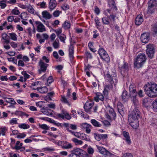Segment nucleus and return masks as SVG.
<instances>
[{
    "mask_svg": "<svg viewBox=\"0 0 157 157\" xmlns=\"http://www.w3.org/2000/svg\"><path fill=\"white\" fill-rule=\"evenodd\" d=\"M128 64L127 63H124L120 69V72L123 76H126L128 75Z\"/></svg>",
    "mask_w": 157,
    "mask_h": 157,
    "instance_id": "obj_11",
    "label": "nucleus"
},
{
    "mask_svg": "<svg viewBox=\"0 0 157 157\" xmlns=\"http://www.w3.org/2000/svg\"><path fill=\"white\" fill-rule=\"evenodd\" d=\"M41 111L42 113H43L44 114L48 115L49 114V113L48 111L44 107L41 109Z\"/></svg>",
    "mask_w": 157,
    "mask_h": 157,
    "instance_id": "obj_53",
    "label": "nucleus"
},
{
    "mask_svg": "<svg viewBox=\"0 0 157 157\" xmlns=\"http://www.w3.org/2000/svg\"><path fill=\"white\" fill-rule=\"evenodd\" d=\"M96 97H94V100L98 102L99 101V100L103 101L104 99V97L102 94L100 93H97L96 94Z\"/></svg>",
    "mask_w": 157,
    "mask_h": 157,
    "instance_id": "obj_18",
    "label": "nucleus"
},
{
    "mask_svg": "<svg viewBox=\"0 0 157 157\" xmlns=\"http://www.w3.org/2000/svg\"><path fill=\"white\" fill-rule=\"evenodd\" d=\"M109 18L110 20L111 19L112 20H116L117 19H118V18L116 15V14L114 15L112 14L110 15Z\"/></svg>",
    "mask_w": 157,
    "mask_h": 157,
    "instance_id": "obj_60",
    "label": "nucleus"
},
{
    "mask_svg": "<svg viewBox=\"0 0 157 157\" xmlns=\"http://www.w3.org/2000/svg\"><path fill=\"white\" fill-rule=\"evenodd\" d=\"M69 56L71 60L74 57V46L72 44H71L69 48Z\"/></svg>",
    "mask_w": 157,
    "mask_h": 157,
    "instance_id": "obj_25",
    "label": "nucleus"
},
{
    "mask_svg": "<svg viewBox=\"0 0 157 157\" xmlns=\"http://www.w3.org/2000/svg\"><path fill=\"white\" fill-rule=\"evenodd\" d=\"M98 54L101 58L106 62L110 61V58L106 52L103 48H101L98 50Z\"/></svg>",
    "mask_w": 157,
    "mask_h": 157,
    "instance_id": "obj_6",
    "label": "nucleus"
},
{
    "mask_svg": "<svg viewBox=\"0 0 157 157\" xmlns=\"http://www.w3.org/2000/svg\"><path fill=\"white\" fill-rule=\"evenodd\" d=\"M50 122L51 123H53L55 125H56L57 126H59L60 125H61L60 123L54 121V120L51 119H50Z\"/></svg>",
    "mask_w": 157,
    "mask_h": 157,
    "instance_id": "obj_57",
    "label": "nucleus"
},
{
    "mask_svg": "<svg viewBox=\"0 0 157 157\" xmlns=\"http://www.w3.org/2000/svg\"><path fill=\"white\" fill-rule=\"evenodd\" d=\"M117 107L119 113L121 115L123 116L124 114V106L120 102H118Z\"/></svg>",
    "mask_w": 157,
    "mask_h": 157,
    "instance_id": "obj_17",
    "label": "nucleus"
},
{
    "mask_svg": "<svg viewBox=\"0 0 157 157\" xmlns=\"http://www.w3.org/2000/svg\"><path fill=\"white\" fill-rule=\"evenodd\" d=\"M33 89L34 90H36V89ZM36 90L41 94L47 93L48 91V89L46 86L38 87L36 88Z\"/></svg>",
    "mask_w": 157,
    "mask_h": 157,
    "instance_id": "obj_20",
    "label": "nucleus"
},
{
    "mask_svg": "<svg viewBox=\"0 0 157 157\" xmlns=\"http://www.w3.org/2000/svg\"><path fill=\"white\" fill-rule=\"evenodd\" d=\"M27 10L29 13L34 14V13L35 10L33 7L30 5H29V6H27Z\"/></svg>",
    "mask_w": 157,
    "mask_h": 157,
    "instance_id": "obj_42",
    "label": "nucleus"
},
{
    "mask_svg": "<svg viewBox=\"0 0 157 157\" xmlns=\"http://www.w3.org/2000/svg\"><path fill=\"white\" fill-rule=\"evenodd\" d=\"M58 37L59 38L60 40L64 43H65V40L66 39V36L63 34H61Z\"/></svg>",
    "mask_w": 157,
    "mask_h": 157,
    "instance_id": "obj_41",
    "label": "nucleus"
},
{
    "mask_svg": "<svg viewBox=\"0 0 157 157\" xmlns=\"http://www.w3.org/2000/svg\"><path fill=\"white\" fill-rule=\"evenodd\" d=\"M36 24H38L37 27V31L39 32H42L45 31L44 25L39 21L36 22Z\"/></svg>",
    "mask_w": 157,
    "mask_h": 157,
    "instance_id": "obj_16",
    "label": "nucleus"
},
{
    "mask_svg": "<svg viewBox=\"0 0 157 157\" xmlns=\"http://www.w3.org/2000/svg\"><path fill=\"white\" fill-rule=\"evenodd\" d=\"M8 34L9 37H10L11 39L14 41L17 40V36L15 33H9Z\"/></svg>",
    "mask_w": 157,
    "mask_h": 157,
    "instance_id": "obj_37",
    "label": "nucleus"
},
{
    "mask_svg": "<svg viewBox=\"0 0 157 157\" xmlns=\"http://www.w3.org/2000/svg\"><path fill=\"white\" fill-rule=\"evenodd\" d=\"M0 6L2 9L6 7V4L4 1H0Z\"/></svg>",
    "mask_w": 157,
    "mask_h": 157,
    "instance_id": "obj_54",
    "label": "nucleus"
},
{
    "mask_svg": "<svg viewBox=\"0 0 157 157\" xmlns=\"http://www.w3.org/2000/svg\"><path fill=\"white\" fill-rule=\"evenodd\" d=\"M10 39L9 36L6 33H3L2 34V40H3Z\"/></svg>",
    "mask_w": 157,
    "mask_h": 157,
    "instance_id": "obj_47",
    "label": "nucleus"
},
{
    "mask_svg": "<svg viewBox=\"0 0 157 157\" xmlns=\"http://www.w3.org/2000/svg\"><path fill=\"white\" fill-rule=\"evenodd\" d=\"M94 102L92 101H87L85 103L84 106L86 112L90 113L92 112V108L94 105Z\"/></svg>",
    "mask_w": 157,
    "mask_h": 157,
    "instance_id": "obj_8",
    "label": "nucleus"
},
{
    "mask_svg": "<svg viewBox=\"0 0 157 157\" xmlns=\"http://www.w3.org/2000/svg\"><path fill=\"white\" fill-rule=\"evenodd\" d=\"M43 150L45 152H51L55 151V149L52 147H47L43 148Z\"/></svg>",
    "mask_w": 157,
    "mask_h": 157,
    "instance_id": "obj_40",
    "label": "nucleus"
},
{
    "mask_svg": "<svg viewBox=\"0 0 157 157\" xmlns=\"http://www.w3.org/2000/svg\"><path fill=\"white\" fill-rule=\"evenodd\" d=\"M151 31L153 34H156L157 33V23H155L152 25Z\"/></svg>",
    "mask_w": 157,
    "mask_h": 157,
    "instance_id": "obj_34",
    "label": "nucleus"
},
{
    "mask_svg": "<svg viewBox=\"0 0 157 157\" xmlns=\"http://www.w3.org/2000/svg\"><path fill=\"white\" fill-rule=\"evenodd\" d=\"M22 74L25 77V81H26V79H25L26 78H29L30 75L26 73V71H23L22 72Z\"/></svg>",
    "mask_w": 157,
    "mask_h": 157,
    "instance_id": "obj_56",
    "label": "nucleus"
},
{
    "mask_svg": "<svg viewBox=\"0 0 157 157\" xmlns=\"http://www.w3.org/2000/svg\"><path fill=\"white\" fill-rule=\"evenodd\" d=\"M72 151L78 157H80L81 153L83 152V150L79 148H74Z\"/></svg>",
    "mask_w": 157,
    "mask_h": 157,
    "instance_id": "obj_28",
    "label": "nucleus"
},
{
    "mask_svg": "<svg viewBox=\"0 0 157 157\" xmlns=\"http://www.w3.org/2000/svg\"><path fill=\"white\" fill-rule=\"evenodd\" d=\"M108 1L109 6L110 8L117 11V9L116 6L114 1L113 0H108Z\"/></svg>",
    "mask_w": 157,
    "mask_h": 157,
    "instance_id": "obj_19",
    "label": "nucleus"
},
{
    "mask_svg": "<svg viewBox=\"0 0 157 157\" xmlns=\"http://www.w3.org/2000/svg\"><path fill=\"white\" fill-rule=\"evenodd\" d=\"M79 139L84 140L87 141H89L90 140V138L88 136L83 133H81Z\"/></svg>",
    "mask_w": 157,
    "mask_h": 157,
    "instance_id": "obj_30",
    "label": "nucleus"
},
{
    "mask_svg": "<svg viewBox=\"0 0 157 157\" xmlns=\"http://www.w3.org/2000/svg\"><path fill=\"white\" fill-rule=\"evenodd\" d=\"M80 156L82 157H91L86 152L83 150V152L81 153Z\"/></svg>",
    "mask_w": 157,
    "mask_h": 157,
    "instance_id": "obj_51",
    "label": "nucleus"
},
{
    "mask_svg": "<svg viewBox=\"0 0 157 157\" xmlns=\"http://www.w3.org/2000/svg\"><path fill=\"white\" fill-rule=\"evenodd\" d=\"M87 152L89 154H92L94 152V149L91 147H89L87 149Z\"/></svg>",
    "mask_w": 157,
    "mask_h": 157,
    "instance_id": "obj_63",
    "label": "nucleus"
},
{
    "mask_svg": "<svg viewBox=\"0 0 157 157\" xmlns=\"http://www.w3.org/2000/svg\"><path fill=\"white\" fill-rule=\"evenodd\" d=\"M52 45L55 49L58 48L60 46L59 40H56L52 44Z\"/></svg>",
    "mask_w": 157,
    "mask_h": 157,
    "instance_id": "obj_38",
    "label": "nucleus"
},
{
    "mask_svg": "<svg viewBox=\"0 0 157 157\" xmlns=\"http://www.w3.org/2000/svg\"><path fill=\"white\" fill-rule=\"evenodd\" d=\"M56 116L59 118L64 119L65 118L67 120H69L71 118L69 113L64 110L62 109L60 113H58Z\"/></svg>",
    "mask_w": 157,
    "mask_h": 157,
    "instance_id": "obj_10",
    "label": "nucleus"
},
{
    "mask_svg": "<svg viewBox=\"0 0 157 157\" xmlns=\"http://www.w3.org/2000/svg\"><path fill=\"white\" fill-rule=\"evenodd\" d=\"M146 48V51L148 57L152 58L153 56L155 51L154 45L153 44H149L147 46Z\"/></svg>",
    "mask_w": 157,
    "mask_h": 157,
    "instance_id": "obj_7",
    "label": "nucleus"
},
{
    "mask_svg": "<svg viewBox=\"0 0 157 157\" xmlns=\"http://www.w3.org/2000/svg\"><path fill=\"white\" fill-rule=\"evenodd\" d=\"M0 130H1V133L2 136L5 135L6 131L7 130V128L6 127L0 128Z\"/></svg>",
    "mask_w": 157,
    "mask_h": 157,
    "instance_id": "obj_49",
    "label": "nucleus"
},
{
    "mask_svg": "<svg viewBox=\"0 0 157 157\" xmlns=\"http://www.w3.org/2000/svg\"><path fill=\"white\" fill-rule=\"evenodd\" d=\"M63 27L65 29H69L71 27V23L68 21H65L63 25Z\"/></svg>",
    "mask_w": 157,
    "mask_h": 157,
    "instance_id": "obj_35",
    "label": "nucleus"
},
{
    "mask_svg": "<svg viewBox=\"0 0 157 157\" xmlns=\"http://www.w3.org/2000/svg\"><path fill=\"white\" fill-rule=\"evenodd\" d=\"M105 78L109 81L110 85H112L113 83V77L110 75L109 71H108L106 75H105Z\"/></svg>",
    "mask_w": 157,
    "mask_h": 157,
    "instance_id": "obj_23",
    "label": "nucleus"
},
{
    "mask_svg": "<svg viewBox=\"0 0 157 157\" xmlns=\"http://www.w3.org/2000/svg\"><path fill=\"white\" fill-rule=\"evenodd\" d=\"M53 81V78L52 76H49L47 79V82L49 84H50L51 83H52Z\"/></svg>",
    "mask_w": 157,
    "mask_h": 157,
    "instance_id": "obj_59",
    "label": "nucleus"
},
{
    "mask_svg": "<svg viewBox=\"0 0 157 157\" xmlns=\"http://www.w3.org/2000/svg\"><path fill=\"white\" fill-rule=\"evenodd\" d=\"M144 89L146 93L150 98H155L157 96V85L156 84H150L148 83L145 85Z\"/></svg>",
    "mask_w": 157,
    "mask_h": 157,
    "instance_id": "obj_2",
    "label": "nucleus"
},
{
    "mask_svg": "<svg viewBox=\"0 0 157 157\" xmlns=\"http://www.w3.org/2000/svg\"><path fill=\"white\" fill-rule=\"evenodd\" d=\"M68 98H66L64 96L61 95L60 101L63 103L69 105H70V104L67 99Z\"/></svg>",
    "mask_w": 157,
    "mask_h": 157,
    "instance_id": "obj_29",
    "label": "nucleus"
},
{
    "mask_svg": "<svg viewBox=\"0 0 157 157\" xmlns=\"http://www.w3.org/2000/svg\"><path fill=\"white\" fill-rule=\"evenodd\" d=\"M152 109L155 112H157V99L155 100L152 103Z\"/></svg>",
    "mask_w": 157,
    "mask_h": 157,
    "instance_id": "obj_36",
    "label": "nucleus"
},
{
    "mask_svg": "<svg viewBox=\"0 0 157 157\" xmlns=\"http://www.w3.org/2000/svg\"><path fill=\"white\" fill-rule=\"evenodd\" d=\"M62 9L65 11L69 9V6L68 5H64L61 7Z\"/></svg>",
    "mask_w": 157,
    "mask_h": 157,
    "instance_id": "obj_62",
    "label": "nucleus"
},
{
    "mask_svg": "<svg viewBox=\"0 0 157 157\" xmlns=\"http://www.w3.org/2000/svg\"><path fill=\"white\" fill-rule=\"evenodd\" d=\"M94 136L95 139L98 141L100 140L101 139V134L97 133H94Z\"/></svg>",
    "mask_w": 157,
    "mask_h": 157,
    "instance_id": "obj_50",
    "label": "nucleus"
},
{
    "mask_svg": "<svg viewBox=\"0 0 157 157\" xmlns=\"http://www.w3.org/2000/svg\"><path fill=\"white\" fill-rule=\"evenodd\" d=\"M27 17V14L26 13H22L20 15V17L22 20H26V18Z\"/></svg>",
    "mask_w": 157,
    "mask_h": 157,
    "instance_id": "obj_48",
    "label": "nucleus"
},
{
    "mask_svg": "<svg viewBox=\"0 0 157 157\" xmlns=\"http://www.w3.org/2000/svg\"><path fill=\"white\" fill-rule=\"evenodd\" d=\"M71 154L68 155V157H78V156H77L72 150L71 151Z\"/></svg>",
    "mask_w": 157,
    "mask_h": 157,
    "instance_id": "obj_64",
    "label": "nucleus"
},
{
    "mask_svg": "<svg viewBox=\"0 0 157 157\" xmlns=\"http://www.w3.org/2000/svg\"><path fill=\"white\" fill-rule=\"evenodd\" d=\"M141 40L142 42L146 44L149 41L150 39V34L148 33H145L141 35Z\"/></svg>",
    "mask_w": 157,
    "mask_h": 157,
    "instance_id": "obj_12",
    "label": "nucleus"
},
{
    "mask_svg": "<svg viewBox=\"0 0 157 157\" xmlns=\"http://www.w3.org/2000/svg\"><path fill=\"white\" fill-rule=\"evenodd\" d=\"M132 100L133 103L135 105H139V102L138 100L136 99V97L132 98Z\"/></svg>",
    "mask_w": 157,
    "mask_h": 157,
    "instance_id": "obj_52",
    "label": "nucleus"
},
{
    "mask_svg": "<svg viewBox=\"0 0 157 157\" xmlns=\"http://www.w3.org/2000/svg\"><path fill=\"white\" fill-rule=\"evenodd\" d=\"M72 140L76 145H81L83 143V142L82 141L78 140L76 138H73Z\"/></svg>",
    "mask_w": 157,
    "mask_h": 157,
    "instance_id": "obj_32",
    "label": "nucleus"
},
{
    "mask_svg": "<svg viewBox=\"0 0 157 157\" xmlns=\"http://www.w3.org/2000/svg\"><path fill=\"white\" fill-rule=\"evenodd\" d=\"M122 99L124 101H126L129 98V95L128 92L125 90H124L122 92L121 95Z\"/></svg>",
    "mask_w": 157,
    "mask_h": 157,
    "instance_id": "obj_24",
    "label": "nucleus"
},
{
    "mask_svg": "<svg viewBox=\"0 0 157 157\" xmlns=\"http://www.w3.org/2000/svg\"><path fill=\"white\" fill-rule=\"evenodd\" d=\"M113 88V86L112 85H107L105 86L103 92L104 95H107L109 90L110 89H112Z\"/></svg>",
    "mask_w": 157,
    "mask_h": 157,
    "instance_id": "obj_26",
    "label": "nucleus"
},
{
    "mask_svg": "<svg viewBox=\"0 0 157 157\" xmlns=\"http://www.w3.org/2000/svg\"><path fill=\"white\" fill-rule=\"evenodd\" d=\"M122 134L124 137V140H125L126 142L128 144H130L131 143V141L129 136V134L126 131H123Z\"/></svg>",
    "mask_w": 157,
    "mask_h": 157,
    "instance_id": "obj_15",
    "label": "nucleus"
},
{
    "mask_svg": "<svg viewBox=\"0 0 157 157\" xmlns=\"http://www.w3.org/2000/svg\"><path fill=\"white\" fill-rule=\"evenodd\" d=\"M146 56L144 54L140 53L135 59V67L137 68L141 67L146 62Z\"/></svg>",
    "mask_w": 157,
    "mask_h": 157,
    "instance_id": "obj_3",
    "label": "nucleus"
},
{
    "mask_svg": "<svg viewBox=\"0 0 157 157\" xmlns=\"http://www.w3.org/2000/svg\"><path fill=\"white\" fill-rule=\"evenodd\" d=\"M47 106L49 108L55 109V108L56 105L55 104L51 103L48 104Z\"/></svg>",
    "mask_w": 157,
    "mask_h": 157,
    "instance_id": "obj_61",
    "label": "nucleus"
},
{
    "mask_svg": "<svg viewBox=\"0 0 157 157\" xmlns=\"http://www.w3.org/2000/svg\"><path fill=\"white\" fill-rule=\"evenodd\" d=\"M147 13L148 15L154 13L156 10L157 1L156 0H150L148 2Z\"/></svg>",
    "mask_w": 157,
    "mask_h": 157,
    "instance_id": "obj_4",
    "label": "nucleus"
},
{
    "mask_svg": "<svg viewBox=\"0 0 157 157\" xmlns=\"http://www.w3.org/2000/svg\"><path fill=\"white\" fill-rule=\"evenodd\" d=\"M18 127L19 128H21L26 129L29 128L30 127V126L28 124L24 123L19 124L18 125Z\"/></svg>",
    "mask_w": 157,
    "mask_h": 157,
    "instance_id": "obj_39",
    "label": "nucleus"
},
{
    "mask_svg": "<svg viewBox=\"0 0 157 157\" xmlns=\"http://www.w3.org/2000/svg\"><path fill=\"white\" fill-rule=\"evenodd\" d=\"M94 8V11L95 13L97 15H98L100 13V12L99 9L96 6H95Z\"/></svg>",
    "mask_w": 157,
    "mask_h": 157,
    "instance_id": "obj_58",
    "label": "nucleus"
},
{
    "mask_svg": "<svg viewBox=\"0 0 157 157\" xmlns=\"http://www.w3.org/2000/svg\"><path fill=\"white\" fill-rule=\"evenodd\" d=\"M39 66L40 67V69L38 70V73L39 74H40L42 72L44 73L46 72L48 64L45 63L41 60L39 62Z\"/></svg>",
    "mask_w": 157,
    "mask_h": 157,
    "instance_id": "obj_9",
    "label": "nucleus"
},
{
    "mask_svg": "<svg viewBox=\"0 0 157 157\" xmlns=\"http://www.w3.org/2000/svg\"><path fill=\"white\" fill-rule=\"evenodd\" d=\"M4 99L5 101L7 103H11L12 104H15L16 103L13 98H5Z\"/></svg>",
    "mask_w": 157,
    "mask_h": 157,
    "instance_id": "obj_33",
    "label": "nucleus"
},
{
    "mask_svg": "<svg viewBox=\"0 0 157 157\" xmlns=\"http://www.w3.org/2000/svg\"><path fill=\"white\" fill-rule=\"evenodd\" d=\"M40 127L42 129L48 130L49 129V127H48L47 125L46 124H42L40 125Z\"/></svg>",
    "mask_w": 157,
    "mask_h": 157,
    "instance_id": "obj_55",
    "label": "nucleus"
},
{
    "mask_svg": "<svg viewBox=\"0 0 157 157\" xmlns=\"http://www.w3.org/2000/svg\"><path fill=\"white\" fill-rule=\"evenodd\" d=\"M13 149L17 150L21 149V151H23L25 150V148L24 147H21L20 145H15L14 147H13Z\"/></svg>",
    "mask_w": 157,
    "mask_h": 157,
    "instance_id": "obj_45",
    "label": "nucleus"
},
{
    "mask_svg": "<svg viewBox=\"0 0 157 157\" xmlns=\"http://www.w3.org/2000/svg\"><path fill=\"white\" fill-rule=\"evenodd\" d=\"M62 148L63 149H71L73 147L72 144L67 141L63 142V144L62 145Z\"/></svg>",
    "mask_w": 157,
    "mask_h": 157,
    "instance_id": "obj_21",
    "label": "nucleus"
},
{
    "mask_svg": "<svg viewBox=\"0 0 157 157\" xmlns=\"http://www.w3.org/2000/svg\"><path fill=\"white\" fill-rule=\"evenodd\" d=\"M69 132H71L72 134L74 135L75 136L80 138L81 133L79 132H78L72 131H69Z\"/></svg>",
    "mask_w": 157,
    "mask_h": 157,
    "instance_id": "obj_44",
    "label": "nucleus"
},
{
    "mask_svg": "<svg viewBox=\"0 0 157 157\" xmlns=\"http://www.w3.org/2000/svg\"><path fill=\"white\" fill-rule=\"evenodd\" d=\"M130 96L132 98H133L136 97L137 94V92L136 91V90L135 91H130Z\"/></svg>",
    "mask_w": 157,
    "mask_h": 157,
    "instance_id": "obj_43",
    "label": "nucleus"
},
{
    "mask_svg": "<svg viewBox=\"0 0 157 157\" xmlns=\"http://www.w3.org/2000/svg\"><path fill=\"white\" fill-rule=\"evenodd\" d=\"M98 149L99 152L103 155H106L107 153V150L104 148L101 147H98Z\"/></svg>",
    "mask_w": 157,
    "mask_h": 157,
    "instance_id": "obj_31",
    "label": "nucleus"
},
{
    "mask_svg": "<svg viewBox=\"0 0 157 157\" xmlns=\"http://www.w3.org/2000/svg\"><path fill=\"white\" fill-rule=\"evenodd\" d=\"M90 122L92 124L96 127H99L102 126V124L100 123L94 119H91L90 120Z\"/></svg>",
    "mask_w": 157,
    "mask_h": 157,
    "instance_id": "obj_27",
    "label": "nucleus"
},
{
    "mask_svg": "<svg viewBox=\"0 0 157 157\" xmlns=\"http://www.w3.org/2000/svg\"><path fill=\"white\" fill-rule=\"evenodd\" d=\"M81 127L82 128L86 129V133L89 134L90 133L91 130L90 128L91 127V126L90 124L86 123H83L81 124Z\"/></svg>",
    "mask_w": 157,
    "mask_h": 157,
    "instance_id": "obj_13",
    "label": "nucleus"
},
{
    "mask_svg": "<svg viewBox=\"0 0 157 157\" xmlns=\"http://www.w3.org/2000/svg\"><path fill=\"white\" fill-rule=\"evenodd\" d=\"M61 13V11L58 10L55 11L53 13V15L55 17H57L59 16Z\"/></svg>",
    "mask_w": 157,
    "mask_h": 157,
    "instance_id": "obj_46",
    "label": "nucleus"
},
{
    "mask_svg": "<svg viewBox=\"0 0 157 157\" xmlns=\"http://www.w3.org/2000/svg\"><path fill=\"white\" fill-rule=\"evenodd\" d=\"M42 17L45 19H49L52 17V15L47 10H44L42 12Z\"/></svg>",
    "mask_w": 157,
    "mask_h": 157,
    "instance_id": "obj_14",
    "label": "nucleus"
},
{
    "mask_svg": "<svg viewBox=\"0 0 157 157\" xmlns=\"http://www.w3.org/2000/svg\"><path fill=\"white\" fill-rule=\"evenodd\" d=\"M107 108L108 112L106 114V118L109 120H115L116 115L113 109L109 105L108 106Z\"/></svg>",
    "mask_w": 157,
    "mask_h": 157,
    "instance_id": "obj_5",
    "label": "nucleus"
},
{
    "mask_svg": "<svg viewBox=\"0 0 157 157\" xmlns=\"http://www.w3.org/2000/svg\"><path fill=\"white\" fill-rule=\"evenodd\" d=\"M57 5L56 2L55 0H50L49 2V7L51 10H53Z\"/></svg>",
    "mask_w": 157,
    "mask_h": 157,
    "instance_id": "obj_22",
    "label": "nucleus"
},
{
    "mask_svg": "<svg viewBox=\"0 0 157 157\" xmlns=\"http://www.w3.org/2000/svg\"><path fill=\"white\" fill-rule=\"evenodd\" d=\"M140 112L137 108L130 112L128 117V121L131 126L134 128H137L139 125L138 118L140 117Z\"/></svg>",
    "mask_w": 157,
    "mask_h": 157,
    "instance_id": "obj_1",
    "label": "nucleus"
}]
</instances>
